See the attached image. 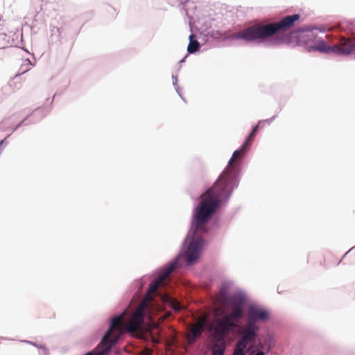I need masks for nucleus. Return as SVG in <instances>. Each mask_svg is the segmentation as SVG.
I'll return each mask as SVG.
<instances>
[{"label":"nucleus","mask_w":355,"mask_h":355,"mask_svg":"<svg viewBox=\"0 0 355 355\" xmlns=\"http://www.w3.org/2000/svg\"><path fill=\"white\" fill-rule=\"evenodd\" d=\"M176 266V262L171 263L164 272L150 284L144 301L141 303L127 323L124 322V313L116 316L112 320L109 329L98 345L90 352V355H109L112 347L117 343L121 335L126 331L133 333L139 329L144 320V306H148V304H151L153 302V295L159 287L165 284V280Z\"/></svg>","instance_id":"nucleus-1"},{"label":"nucleus","mask_w":355,"mask_h":355,"mask_svg":"<svg viewBox=\"0 0 355 355\" xmlns=\"http://www.w3.org/2000/svg\"><path fill=\"white\" fill-rule=\"evenodd\" d=\"M272 119L261 121L253 128L251 133L241 146L235 150L229 161L228 166L220 175L213 187L209 189V194L215 193L214 196L211 195V198H208L202 203L198 214V218L204 220L207 216L211 214L216 207V205L220 200L221 198H230L233 189L239 184V172L238 166L246 152L252 146V141L257 135L258 128L264 123L270 124Z\"/></svg>","instance_id":"nucleus-2"},{"label":"nucleus","mask_w":355,"mask_h":355,"mask_svg":"<svg viewBox=\"0 0 355 355\" xmlns=\"http://www.w3.org/2000/svg\"><path fill=\"white\" fill-rule=\"evenodd\" d=\"M299 14L288 15L278 22L269 23L266 25L257 24L234 35L235 39H243L248 42L257 40H265L276 33H282L290 29L300 19Z\"/></svg>","instance_id":"nucleus-3"},{"label":"nucleus","mask_w":355,"mask_h":355,"mask_svg":"<svg viewBox=\"0 0 355 355\" xmlns=\"http://www.w3.org/2000/svg\"><path fill=\"white\" fill-rule=\"evenodd\" d=\"M215 195H216L215 193L211 194V196H214ZM209 197L211 198V193L209 195V190H207L206 193L203 195L202 200H201L199 205L197 207V208L196 209V212H195V215H194V220H195L194 234H197L198 232H206L205 225L209 220L211 216L214 213L217 207L223 200H227L229 198H226V197L221 198L220 200L216 205V207L214 208V210L213 211V212H211V214H209L204 220H200L198 218V216H197L198 214L199 209H200L202 203L203 202V201ZM193 237L194 238L192 239V240L190 242V243L188 246V248L185 252L187 260L189 264H191L192 263H193L198 259L199 254H200V251L202 247L205 245V241L203 240V239L202 237H198L197 236H196V235H193Z\"/></svg>","instance_id":"nucleus-4"},{"label":"nucleus","mask_w":355,"mask_h":355,"mask_svg":"<svg viewBox=\"0 0 355 355\" xmlns=\"http://www.w3.org/2000/svg\"><path fill=\"white\" fill-rule=\"evenodd\" d=\"M214 324V336L218 341H224L225 336L235 326L234 323L225 315L221 319H216Z\"/></svg>","instance_id":"nucleus-5"},{"label":"nucleus","mask_w":355,"mask_h":355,"mask_svg":"<svg viewBox=\"0 0 355 355\" xmlns=\"http://www.w3.org/2000/svg\"><path fill=\"white\" fill-rule=\"evenodd\" d=\"M244 304L245 302L242 297L239 296L232 297L230 300L231 311L230 314L225 315V316L232 322L238 321L243 316Z\"/></svg>","instance_id":"nucleus-6"},{"label":"nucleus","mask_w":355,"mask_h":355,"mask_svg":"<svg viewBox=\"0 0 355 355\" xmlns=\"http://www.w3.org/2000/svg\"><path fill=\"white\" fill-rule=\"evenodd\" d=\"M46 109V113L44 114V109L42 108H37L35 109L33 112L31 114V116H27L25 117L23 120H21L17 125H16L12 129V132L10 134L11 135L12 133L15 132L19 127L21 125H26L31 123H35L40 119H42L43 117H44L51 110L50 108H45Z\"/></svg>","instance_id":"nucleus-7"},{"label":"nucleus","mask_w":355,"mask_h":355,"mask_svg":"<svg viewBox=\"0 0 355 355\" xmlns=\"http://www.w3.org/2000/svg\"><path fill=\"white\" fill-rule=\"evenodd\" d=\"M335 53L338 55H348L355 51V38H345L342 37L340 39L338 44H334Z\"/></svg>","instance_id":"nucleus-8"},{"label":"nucleus","mask_w":355,"mask_h":355,"mask_svg":"<svg viewBox=\"0 0 355 355\" xmlns=\"http://www.w3.org/2000/svg\"><path fill=\"white\" fill-rule=\"evenodd\" d=\"M49 42L52 45L60 46L65 44L67 53H69L71 49V44L68 42L66 39L62 36V31L60 28L56 26L52 27L51 29V35L49 37Z\"/></svg>","instance_id":"nucleus-9"},{"label":"nucleus","mask_w":355,"mask_h":355,"mask_svg":"<svg viewBox=\"0 0 355 355\" xmlns=\"http://www.w3.org/2000/svg\"><path fill=\"white\" fill-rule=\"evenodd\" d=\"M205 320H198L191 327L190 332L187 334V338L189 344L193 343L197 338L200 337L203 331Z\"/></svg>","instance_id":"nucleus-10"},{"label":"nucleus","mask_w":355,"mask_h":355,"mask_svg":"<svg viewBox=\"0 0 355 355\" xmlns=\"http://www.w3.org/2000/svg\"><path fill=\"white\" fill-rule=\"evenodd\" d=\"M248 315L251 320L257 321H266L269 318V313L266 310L255 306L249 308Z\"/></svg>","instance_id":"nucleus-11"},{"label":"nucleus","mask_w":355,"mask_h":355,"mask_svg":"<svg viewBox=\"0 0 355 355\" xmlns=\"http://www.w3.org/2000/svg\"><path fill=\"white\" fill-rule=\"evenodd\" d=\"M39 3L38 0H33L32 1V8L31 10V14L33 15V20L35 24L33 26H36L38 24H42L44 21V15L42 12V4L35 6Z\"/></svg>","instance_id":"nucleus-12"},{"label":"nucleus","mask_w":355,"mask_h":355,"mask_svg":"<svg viewBox=\"0 0 355 355\" xmlns=\"http://www.w3.org/2000/svg\"><path fill=\"white\" fill-rule=\"evenodd\" d=\"M241 334V338L237 342L236 345L243 348H246L248 345L253 341L257 336L256 334L250 331L248 329H242Z\"/></svg>","instance_id":"nucleus-13"},{"label":"nucleus","mask_w":355,"mask_h":355,"mask_svg":"<svg viewBox=\"0 0 355 355\" xmlns=\"http://www.w3.org/2000/svg\"><path fill=\"white\" fill-rule=\"evenodd\" d=\"M18 38L19 34L17 33H10L8 35L4 33H0V49H4L7 46H12L15 44V38Z\"/></svg>","instance_id":"nucleus-14"},{"label":"nucleus","mask_w":355,"mask_h":355,"mask_svg":"<svg viewBox=\"0 0 355 355\" xmlns=\"http://www.w3.org/2000/svg\"><path fill=\"white\" fill-rule=\"evenodd\" d=\"M314 49L324 53H335V46H329L324 41H319L317 42L315 46L313 47Z\"/></svg>","instance_id":"nucleus-15"},{"label":"nucleus","mask_w":355,"mask_h":355,"mask_svg":"<svg viewBox=\"0 0 355 355\" xmlns=\"http://www.w3.org/2000/svg\"><path fill=\"white\" fill-rule=\"evenodd\" d=\"M225 345L223 341H216L212 347V355H224Z\"/></svg>","instance_id":"nucleus-16"},{"label":"nucleus","mask_w":355,"mask_h":355,"mask_svg":"<svg viewBox=\"0 0 355 355\" xmlns=\"http://www.w3.org/2000/svg\"><path fill=\"white\" fill-rule=\"evenodd\" d=\"M194 35L191 34L189 36V44L187 47V51L190 53H193L198 51L200 47L199 42L197 40H193Z\"/></svg>","instance_id":"nucleus-17"},{"label":"nucleus","mask_w":355,"mask_h":355,"mask_svg":"<svg viewBox=\"0 0 355 355\" xmlns=\"http://www.w3.org/2000/svg\"><path fill=\"white\" fill-rule=\"evenodd\" d=\"M21 342L28 343L33 346H35L37 349H42V352L40 355H49V350L44 345L39 344L35 342H33L31 340H21Z\"/></svg>","instance_id":"nucleus-18"},{"label":"nucleus","mask_w":355,"mask_h":355,"mask_svg":"<svg viewBox=\"0 0 355 355\" xmlns=\"http://www.w3.org/2000/svg\"><path fill=\"white\" fill-rule=\"evenodd\" d=\"M257 320H252L248 317V321L246 324V327L243 328V329H248L250 331H252L257 334L259 327L255 324Z\"/></svg>","instance_id":"nucleus-19"},{"label":"nucleus","mask_w":355,"mask_h":355,"mask_svg":"<svg viewBox=\"0 0 355 355\" xmlns=\"http://www.w3.org/2000/svg\"><path fill=\"white\" fill-rule=\"evenodd\" d=\"M10 136V135H8L4 139L0 141V155L2 154L4 148L8 145L9 142L7 139Z\"/></svg>","instance_id":"nucleus-20"},{"label":"nucleus","mask_w":355,"mask_h":355,"mask_svg":"<svg viewBox=\"0 0 355 355\" xmlns=\"http://www.w3.org/2000/svg\"><path fill=\"white\" fill-rule=\"evenodd\" d=\"M245 349V348H243L241 347H237V345H236V348L234 349L233 355H245L244 353Z\"/></svg>","instance_id":"nucleus-21"},{"label":"nucleus","mask_w":355,"mask_h":355,"mask_svg":"<svg viewBox=\"0 0 355 355\" xmlns=\"http://www.w3.org/2000/svg\"><path fill=\"white\" fill-rule=\"evenodd\" d=\"M152 354V350L148 347L145 348L144 349H143L139 354V355H151Z\"/></svg>","instance_id":"nucleus-22"},{"label":"nucleus","mask_w":355,"mask_h":355,"mask_svg":"<svg viewBox=\"0 0 355 355\" xmlns=\"http://www.w3.org/2000/svg\"><path fill=\"white\" fill-rule=\"evenodd\" d=\"M248 352L250 354H253L254 352H255V350L253 349V345H251L248 348Z\"/></svg>","instance_id":"nucleus-23"},{"label":"nucleus","mask_w":355,"mask_h":355,"mask_svg":"<svg viewBox=\"0 0 355 355\" xmlns=\"http://www.w3.org/2000/svg\"><path fill=\"white\" fill-rule=\"evenodd\" d=\"M173 309H174V310H175V311H179V310H180L181 306H180V305L179 304H175V305L173 306Z\"/></svg>","instance_id":"nucleus-24"},{"label":"nucleus","mask_w":355,"mask_h":355,"mask_svg":"<svg viewBox=\"0 0 355 355\" xmlns=\"http://www.w3.org/2000/svg\"><path fill=\"white\" fill-rule=\"evenodd\" d=\"M20 70H21V73H24L26 71H28V69H23V66L21 67Z\"/></svg>","instance_id":"nucleus-25"},{"label":"nucleus","mask_w":355,"mask_h":355,"mask_svg":"<svg viewBox=\"0 0 355 355\" xmlns=\"http://www.w3.org/2000/svg\"><path fill=\"white\" fill-rule=\"evenodd\" d=\"M254 355H265V353L263 352L262 351H259L257 354H255Z\"/></svg>","instance_id":"nucleus-26"},{"label":"nucleus","mask_w":355,"mask_h":355,"mask_svg":"<svg viewBox=\"0 0 355 355\" xmlns=\"http://www.w3.org/2000/svg\"><path fill=\"white\" fill-rule=\"evenodd\" d=\"M54 98H55V95L53 96L51 100V102H50V104L51 105L53 102V100H54Z\"/></svg>","instance_id":"nucleus-27"},{"label":"nucleus","mask_w":355,"mask_h":355,"mask_svg":"<svg viewBox=\"0 0 355 355\" xmlns=\"http://www.w3.org/2000/svg\"><path fill=\"white\" fill-rule=\"evenodd\" d=\"M0 340H8V338L5 337H0Z\"/></svg>","instance_id":"nucleus-28"},{"label":"nucleus","mask_w":355,"mask_h":355,"mask_svg":"<svg viewBox=\"0 0 355 355\" xmlns=\"http://www.w3.org/2000/svg\"><path fill=\"white\" fill-rule=\"evenodd\" d=\"M26 62H28V64H31V62H30V60H29L28 59H26Z\"/></svg>","instance_id":"nucleus-29"},{"label":"nucleus","mask_w":355,"mask_h":355,"mask_svg":"<svg viewBox=\"0 0 355 355\" xmlns=\"http://www.w3.org/2000/svg\"><path fill=\"white\" fill-rule=\"evenodd\" d=\"M83 355H89V351L85 352Z\"/></svg>","instance_id":"nucleus-30"}]
</instances>
